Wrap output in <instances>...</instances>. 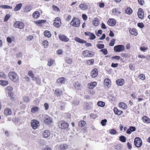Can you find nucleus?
Instances as JSON below:
<instances>
[{
	"label": "nucleus",
	"instance_id": "09e8293b",
	"mask_svg": "<svg viewBox=\"0 0 150 150\" xmlns=\"http://www.w3.org/2000/svg\"><path fill=\"white\" fill-rule=\"evenodd\" d=\"M54 60L52 59H49L47 65L49 66H51L54 63Z\"/></svg>",
	"mask_w": 150,
	"mask_h": 150
},
{
	"label": "nucleus",
	"instance_id": "f8f14e48",
	"mask_svg": "<svg viewBox=\"0 0 150 150\" xmlns=\"http://www.w3.org/2000/svg\"><path fill=\"white\" fill-rule=\"evenodd\" d=\"M59 127L62 129H65L68 127L69 124L68 123L63 121L60 122L58 124Z\"/></svg>",
	"mask_w": 150,
	"mask_h": 150
},
{
	"label": "nucleus",
	"instance_id": "c756f323",
	"mask_svg": "<svg viewBox=\"0 0 150 150\" xmlns=\"http://www.w3.org/2000/svg\"><path fill=\"white\" fill-rule=\"evenodd\" d=\"M119 106L120 108L124 109H125L127 108V105L126 104L122 102H121L119 103Z\"/></svg>",
	"mask_w": 150,
	"mask_h": 150
},
{
	"label": "nucleus",
	"instance_id": "473e14b6",
	"mask_svg": "<svg viewBox=\"0 0 150 150\" xmlns=\"http://www.w3.org/2000/svg\"><path fill=\"white\" fill-rule=\"evenodd\" d=\"M129 31L131 34L134 35L135 36H136L137 35V32H136L135 29L134 28L130 29Z\"/></svg>",
	"mask_w": 150,
	"mask_h": 150
},
{
	"label": "nucleus",
	"instance_id": "13d9d810",
	"mask_svg": "<svg viewBox=\"0 0 150 150\" xmlns=\"http://www.w3.org/2000/svg\"><path fill=\"white\" fill-rule=\"evenodd\" d=\"M115 42V39H113L110 41L109 43V45L111 46H113L114 45Z\"/></svg>",
	"mask_w": 150,
	"mask_h": 150
},
{
	"label": "nucleus",
	"instance_id": "864d4df0",
	"mask_svg": "<svg viewBox=\"0 0 150 150\" xmlns=\"http://www.w3.org/2000/svg\"><path fill=\"white\" fill-rule=\"evenodd\" d=\"M10 15L9 14H6L4 18V21L5 22L7 21L10 18Z\"/></svg>",
	"mask_w": 150,
	"mask_h": 150
},
{
	"label": "nucleus",
	"instance_id": "4468645a",
	"mask_svg": "<svg viewBox=\"0 0 150 150\" xmlns=\"http://www.w3.org/2000/svg\"><path fill=\"white\" fill-rule=\"evenodd\" d=\"M98 74V71L96 68H94L92 71L91 72V76L93 78H95L97 76Z\"/></svg>",
	"mask_w": 150,
	"mask_h": 150
},
{
	"label": "nucleus",
	"instance_id": "8fccbe9b",
	"mask_svg": "<svg viewBox=\"0 0 150 150\" xmlns=\"http://www.w3.org/2000/svg\"><path fill=\"white\" fill-rule=\"evenodd\" d=\"M109 133L111 134L115 135L117 133V131L114 129H111L109 130Z\"/></svg>",
	"mask_w": 150,
	"mask_h": 150
},
{
	"label": "nucleus",
	"instance_id": "e2e57ef3",
	"mask_svg": "<svg viewBox=\"0 0 150 150\" xmlns=\"http://www.w3.org/2000/svg\"><path fill=\"white\" fill-rule=\"evenodd\" d=\"M73 103L74 105H78L79 104V101L78 100H75L73 102Z\"/></svg>",
	"mask_w": 150,
	"mask_h": 150
},
{
	"label": "nucleus",
	"instance_id": "4c0bfd02",
	"mask_svg": "<svg viewBox=\"0 0 150 150\" xmlns=\"http://www.w3.org/2000/svg\"><path fill=\"white\" fill-rule=\"evenodd\" d=\"M32 9L30 5L26 6L24 9V11L25 12H28L30 11Z\"/></svg>",
	"mask_w": 150,
	"mask_h": 150
},
{
	"label": "nucleus",
	"instance_id": "a18cd8bd",
	"mask_svg": "<svg viewBox=\"0 0 150 150\" xmlns=\"http://www.w3.org/2000/svg\"><path fill=\"white\" fill-rule=\"evenodd\" d=\"M94 62V60L93 59L88 60L87 61V64L88 65H92L93 64Z\"/></svg>",
	"mask_w": 150,
	"mask_h": 150
},
{
	"label": "nucleus",
	"instance_id": "603ef678",
	"mask_svg": "<svg viewBox=\"0 0 150 150\" xmlns=\"http://www.w3.org/2000/svg\"><path fill=\"white\" fill-rule=\"evenodd\" d=\"M97 47L99 49H101L104 47V45L103 44H98L97 45Z\"/></svg>",
	"mask_w": 150,
	"mask_h": 150
},
{
	"label": "nucleus",
	"instance_id": "69168bd1",
	"mask_svg": "<svg viewBox=\"0 0 150 150\" xmlns=\"http://www.w3.org/2000/svg\"><path fill=\"white\" fill-rule=\"evenodd\" d=\"M6 40L9 43H11L12 42V40L10 37H7L6 38Z\"/></svg>",
	"mask_w": 150,
	"mask_h": 150
},
{
	"label": "nucleus",
	"instance_id": "423d86ee",
	"mask_svg": "<svg viewBox=\"0 0 150 150\" xmlns=\"http://www.w3.org/2000/svg\"><path fill=\"white\" fill-rule=\"evenodd\" d=\"M134 144L137 147H140L142 144V139L139 137H137L134 140Z\"/></svg>",
	"mask_w": 150,
	"mask_h": 150
},
{
	"label": "nucleus",
	"instance_id": "a878e982",
	"mask_svg": "<svg viewBox=\"0 0 150 150\" xmlns=\"http://www.w3.org/2000/svg\"><path fill=\"white\" fill-rule=\"evenodd\" d=\"M39 108L37 107H33L31 109V112L33 113L37 112L39 111Z\"/></svg>",
	"mask_w": 150,
	"mask_h": 150
},
{
	"label": "nucleus",
	"instance_id": "79ce46f5",
	"mask_svg": "<svg viewBox=\"0 0 150 150\" xmlns=\"http://www.w3.org/2000/svg\"><path fill=\"white\" fill-rule=\"evenodd\" d=\"M112 13L113 14L115 15L117 14V13L120 14L121 13V12L118 11V10L116 8L113 9Z\"/></svg>",
	"mask_w": 150,
	"mask_h": 150
},
{
	"label": "nucleus",
	"instance_id": "338daca9",
	"mask_svg": "<svg viewBox=\"0 0 150 150\" xmlns=\"http://www.w3.org/2000/svg\"><path fill=\"white\" fill-rule=\"evenodd\" d=\"M49 105L48 103H45L44 104V107L45 108V110H47L49 108Z\"/></svg>",
	"mask_w": 150,
	"mask_h": 150
},
{
	"label": "nucleus",
	"instance_id": "7ed1b4c3",
	"mask_svg": "<svg viewBox=\"0 0 150 150\" xmlns=\"http://www.w3.org/2000/svg\"><path fill=\"white\" fill-rule=\"evenodd\" d=\"M79 8L82 10L86 11L90 8V6L88 3H83L80 4L79 6Z\"/></svg>",
	"mask_w": 150,
	"mask_h": 150
},
{
	"label": "nucleus",
	"instance_id": "a211bd4d",
	"mask_svg": "<svg viewBox=\"0 0 150 150\" xmlns=\"http://www.w3.org/2000/svg\"><path fill=\"white\" fill-rule=\"evenodd\" d=\"M85 35L87 36H89L90 37V40H93L96 38V36L93 33H91L89 32H85Z\"/></svg>",
	"mask_w": 150,
	"mask_h": 150
},
{
	"label": "nucleus",
	"instance_id": "aec40b11",
	"mask_svg": "<svg viewBox=\"0 0 150 150\" xmlns=\"http://www.w3.org/2000/svg\"><path fill=\"white\" fill-rule=\"evenodd\" d=\"M68 146L66 144L58 145V147L60 150H65L68 148Z\"/></svg>",
	"mask_w": 150,
	"mask_h": 150
},
{
	"label": "nucleus",
	"instance_id": "39448f33",
	"mask_svg": "<svg viewBox=\"0 0 150 150\" xmlns=\"http://www.w3.org/2000/svg\"><path fill=\"white\" fill-rule=\"evenodd\" d=\"M114 51L116 52H122L125 50V47L124 45H118L114 47Z\"/></svg>",
	"mask_w": 150,
	"mask_h": 150
},
{
	"label": "nucleus",
	"instance_id": "4be33fe9",
	"mask_svg": "<svg viewBox=\"0 0 150 150\" xmlns=\"http://www.w3.org/2000/svg\"><path fill=\"white\" fill-rule=\"evenodd\" d=\"M136 129L135 127L133 126H131L128 129H127L126 132L127 134H130L132 132L135 131Z\"/></svg>",
	"mask_w": 150,
	"mask_h": 150
},
{
	"label": "nucleus",
	"instance_id": "3c124183",
	"mask_svg": "<svg viewBox=\"0 0 150 150\" xmlns=\"http://www.w3.org/2000/svg\"><path fill=\"white\" fill-rule=\"evenodd\" d=\"M6 77V75L3 72H0V78L5 79Z\"/></svg>",
	"mask_w": 150,
	"mask_h": 150
},
{
	"label": "nucleus",
	"instance_id": "37998d69",
	"mask_svg": "<svg viewBox=\"0 0 150 150\" xmlns=\"http://www.w3.org/2000/svg\"><path fill=\"white\" fill-rule=\"evenodd\" d=\"M55 92L56 95L59 96L61 95L62 93V91L59 90L58 89H56L55 91Z\"/></svg>",
	"mask_w": 150,
	"mask_h": 150
},
{
	"label": "nucleus",
	"instance_id": "72a5a7b5",
	"mask_svg": "<svg viewBox=\"0 0 150 150\" xmlns=\"http://www.w3.org/2000/svg\"><path fill=\"white\" fill-rule=\"evenodd\" d=\"M8 83V82L7 81H0V84L4 86H6L7 85Z\"/></svg>",
	"mask_w": 150,
	"mask_h": 150
},
{
	"label": "nucleus",
	"instance_id": "052dcab7",
	"mask_svg": "<svg viewBox=\"0 0 150 150\" xmlns=\"http://www.w3.org/2000/svg\"><path fill=\"white\" fill-rule=\"evenodd\" d=\"M6 89L8 91H12L13 90V88L11 86H8L6 88Z\"/></svg>",
	"mask_w": 150,
	"mask_h": 150
},
{
	"label": "nucleus",
	"instance_id": "5701e85b",
	"mask_svg": "<svg viewBox=\"0 0 150 150\" xmlns=\"http://www.w3.org/2000/svg\"><path fill=\"white\" fill-rule=\"evenodd\" d=\"M74 86L76 89L78 90H80L82 88L81 84L78 82H75V83L74 84Z\"/></svg>",
	"mask_w": 150,
	"mask_h": 150
},
{
	"label": "nucleus",
	"instance_id": "2eb2a0df",
	"mask_svg": "<svg viewBox=\"0 0 150 150\" xmlns=\"http://www.w3.org/2000/svg\"><path fill=\"white\" fill-rule=\"evenodd\" d=\"M107 23L109 25L113 26L116 24V21L115 19L112 18L108 21Z\"/></svg>",
	"mask_w": 150,
	"mask_h": 150
},
{
	"label": "nucleus",
	"instance_id": "58836bf2",
	"mask_svg": "<svg viewBox=\"0 0 150 150\" xmlns=\"http://www.w3.org/2000/svg\"><path fill=\"white\" fill-rule=\"evenodd\" d=\"M86 124V122L83 120H81L79 122L78 125L79 127H83Z\"/></svg>",
	"mask_w": 150,
	"mask_h": 150
},
{
	"label": "nucleus",
	"instance_id": "f3484780",
	"mask_svg": "<svg viewBox=\"0 0 150 150\" xmlns=\"http://www.w3.org/2000/svg\"><path fill=\"white\" fill-rule=\"evenodd\" d=\"M97 83L94 81L88 83L87 84V86L88 88L92 89L95 87Z\"/></svg>",
	"mask_w": 150,
	"mask_h": 150
},
{
	"label": "nucleus",
	"instance_id": "f257e3e1",
	"mask_svg": "<svg viewBox=\"0 0 150 150\" xmlns=\"http://www.w3.org/2000/svg\"><path fill=\"white\" fill-rule=\"evenodd\" d=\"M9 79L12 81L17 82L19 81V77L18 74L14 72H10L8 74Z\"/></svg>",
	"mask_w": 150,
	"mask_h": 150
},
{
	"label": "nucleus",
	"instance_id": "f704fd0d",
	"mask_svg": "<svg viewBox=\"0 0 150 150\" xmlns=\"http://www.w3.org/2000/svg\"><path fill=\"white\" fill-rule=\"evenodd\" d=\"M44 35L46 37L50 38L51 37V33L48 30H45L44 33Z\"/></svg>",
	"mask_w": 150,
	"mask_h": 150
},
{
	"label": "nucleus",
	"instance_id": "dca6fc26",
	"mask_svg": "<svg viewBox=\"0 0 150 150\" xmlns=\"http://www.w3.org/2000/svg\"><path fill=\"white\" fill-rule=\"evenodd\" d=\"M138 15L139 18L142 19L144 17V13L143 11L141 8L139 9L138 12Z\"/></svg>",
	"mask_w": 150,
	"mask_h": 150
},
{
	"label": "nucleus",
	"instance_id": "2f4dec72",
	"mask_svg": "<svg viewBox=\"0 0 150 150\" xmlns=\"http://www.w3.org/2000/svg\"><path fill=\"white\" fill-rule=\"evenodd\" d=\"M143 122L147 123H149L150 122V120L148 117L146 116H144L142 118Z\"/></svg>",
	"mask_w": 150,
	"mask_h": 150
},
{
	"label": "nucleus",
	"instance_id": "6e6552de",
	"mask_svg": "<svg viewBox=\"0 0 150 150\" xmlns=\"http://www.w3.org/2000/svg\"><path fill=\"white\" fill-rule=\"evenodd\" d=\"M13 26L17 28L22 29L24 26V25L23 23L21 21H15L14 24Z\"/></svg>",
	"mask_w": 150,
	"mask_h": 150
},
{
	"label": "nucleus",
	"instance_id": "b1692460",
	"mask_svg": "<svg viewBox=\"0 0 150 150\" xmlns=\"http://www.w3.org/2000/svg\"><path fill=\"white\" fill-rule=\"evenodd\" d=\"M66 82V79L64 77L60 78L57 80L58 83H60L61 84H64Z\"/></svg>",
	"mask_w": 150,
	"mask_h": 150
},
{
	"label": "nucleus",
	"instance_id": "0eeeda50",
	"mask_svg": "<svg viewBox=\"0 0 150 150\" xmlns=\"http://www.w3.org/2000/svg\"><path fill=\"white\" fill-rule=\"evenodd\" d=\"M31 123L32 127L34 129H37L39 126V122L36 120H32Z\"/></svg>",
	"mask_w": 150,
	"mask_h": 150
},
{
	"label": "nucleus",
	"instance_id": "c85d7f7f",
	"mask_svg": "<svg viewBox=\"0 0 150 150\" xmlns=\"http://www.w3.org/2000/svg\"><path fill=\"white\" fill-rule=\"evenodd\" d=\"M4 112L5 115H9L11 114V111L10 109L7 108L5 109Z\"/></svg>",
	"mask_w": 150,
	"mask_h": 150
},
{
	"label": "nucleus",
	"instance_id": "1a4fd4ad",
	"mask_svg": "<svg viewBox=\"0 0 150 150\" xmlns=\"http://www.w3.org/2000/svg\"><path fill=\"white\" fill-rule=\"evenodd\" d=\"M44 121L45 123L50 124L53 122L52 118L47 115H45L44 117Z\"/></svg>",
	"mask_w": 150,
	"mask_h": 150
},
{
	"label": "nucleus",
	"instance_id": "9b49d317",
	"mask_svg": "<svg viewBox=\"0 0 150 150\" xmlns=\"http://www.w3.org/2000/svg\"><path fill=\"white\" fill-rule=\"evenodd\" d=\"M61 19L59 17L55 18L54 21L53 25L57 28H59L61 25Z\"/></svg>",
	"mask_w": 150,
	"mask_h": 150
},
{
	"label": "nucleus",
	"instance_id": "393cba45",
	"mask_svg": "<svg viewBox=\"0 0 150 150\" xmlns=\"http://www.w3.org/2000/svg\"><path fill=\"white\" fill-rule=\"evenodd\" d=\"M22 4L21 3L18 4L16 6V7L14 9V11H17L19 10L21 8Z\"/></svg>",
	"mask_w": 150,
	"mask_h": 150
},
{
	"label": "nucleus",
	"instance_id": "0e129e2a",
	"mask_svg": "<svg viewBox=\"0 0 150 150\" xmlns=\"http://www.w3.org/2000/svg\"><path fill=\"white\" fill-rule=\"evenodd\" d=\"M112 59H114L115 60H118L120 59V56H115L112 57Z\"/></svg>",
	"mask_w": 150,
	"mask_h": 150
},
{
	"label": "nucleus",
	"instance_id": "680f3d73",
	"mask_svg": "<svg viewBox=\"0 0 150 150\" xmlns=\"http://www.w3.org/2000/svg\"><path fill=\"white\" fill-rule=\"evenodd\" d=\"M137 26L141 28H142L144 27V25L142 23H138Z\"/></svg>",
	"mask_w": 150,
	"mask_h": 150
},
{
	"label": "nucleus",
	"instance_id": "f03ea898",
	"mask_svg": "<svg viewBox=\"0 0 150 150\" xmlns=\"http://www.w3.org/2000/svg\"><path fill=\"white\" fill-rule=\"evenodd\" d=\"M80 21L78 18L74 17L70 22V24L73 26L78 27L80 25Z\"/></svg>",
	"mask_w": 150,
	"mask_h": 150
},
{
	"label": "nucleus",
	"instance_id": "4d7b16f0",
	"mask_svg": "<svg viewBox=\"0 0 150 150\" xmlns=\"http://www.w3.org/2000/svg\"><path fill=\"white\" fill-rule=\"evenodd\" d=\"M107 122V120L105 119L102 120L101 122V124L103 126H105L106 125V123Z\"/></svg>",
	"mask_w": 150,
	"mask_h": 150
},
{
	"label": "nucleus",
	"instance_id": "c03bdc74",
	"mask_svg": "<svg viewBox=\"0 0 150 150\" xmlns=\"http://www.w3.org/2000/svg\"><path fill=\"white\" fill-rule=\"evenodd\" d=\"M42 45L44 46L45 48H47L48 47V42L46 40H44L42 42Z\"/></svg>",
	"mask_w": 150,
	"mask_h": 150
},
{
	"label": "nucleus",
	"instance_id": "9d476101",
	"mask_svg": "<svg viewBox=\"0 0 150 150\" xmlns=\"http://www.w3.org/2000/svg\"><path fill=\"white\" fill-rule=\"evenodd\" d=\"M82 54L85 57H91L94 55L93 52L87 50L83 51Z\"/></svg>",
	"mask_w": 150,
	"mask_h": 150
},
{
	"label": "nucleus",
	"instance_id": "412c9836",
	"mask_svg": "<svg viewBox=\"0 0 150 150\" xmlns=\"http://www.w3.org/2000/svg\"><path fill=\"white\" fill-rule=\"evenodd\" d=\"M116 82L117 85L122 86L124 83V80L122 79H117L116 80Z\"/></svg>",
	"mask_w": 150,
	"mask_h": 150
},
{
	"label": "nucleus",
	"instance_id": "774afa93",
	"mask_svg": "<svg viewBox=\"0 0 150 150\" xmlns=\"http://www.w3.org/2000/svg\"><path fill=\"white\" fill-rule=\"evenodd\" d=\"M115 149L117 150H121V147L120 146L117 145L115 146Z\"/></svg>",
	"mask_w": 150,
	"mask_h": 150
},
{
	"label": "nucleus",
	"instance_id": "cd10ccee",
	"mask_svg": "<svg viewBox=\"0 0 150 150\" xmlns=\"http://www.w3.org/2000/svg\"><path fill=\"white\" fill-rule=\"evenodd\" d=\"M0 8L3 9H11L12 7L8 5H0Z\"/></svg>",
	"mask_w": 150,
	"mask_h": 150
},
{
	"label": "nucleus",
	"instance_id": "49530a36",
	"mask_svg": "<svg viewBox=\"0 0 150 150\" xmlns=\"http://www.w3.org/2000/svg\"><path fill=\"white\" fill-rule=\"evenodd\" d=\"M97 105L99 106L103 107L105 105V103L103 101H100L97 103Z\"/></svg>",
	"mask_w": 150,
	"mask_h": 150
},
{
	"label": "nucleus",
	"instance_id": "20e7f679",
	"mask_svg": "<svg viewBox=\"0 0 150 150\" xmlns=\"http://www.w3.org/2000/svg\"><path fill=\"white\" fill-rule=\"evenodd\" d=\"M74 40L79 43H86L85 45L87 47H91L92 44L89 43H86V41L81 39L78 37H76L74 38Z\"/></svg>",
	"mask_w": 150,
	"mask_h": 150
},
{
	"label": "nucleus",
	"instance_id": "a19ab883",
	"mask_svg": "<svg viewBox=\"0 0 150 150\" xmlns=\"http://www.w3.org/2000/svg\"><path fill=\"white\" fill-rule=\"evenodd\" d=\"M66 62L67 63L69 64H71L73 60L71 58H66L65 59Z\"/></svg>",
	"mask_w": 150,
	"mask_h": 150
},
{
	"label": "nucleus",
	"instance_id": "6e6d98bb",
	"mask_svg": "<svg viewBox=\"0 0 150 150\" xmlns=\"http://www.w3.org/2000/svg\"><path fill=\"white\" fill-rule=\"evenodd\" d=\"M139 77L140 79L142 80H143L145 79V75L142 74H140Z\"/></svg>",
	"mask_w": 150,
	"mask_h": 150
},
{
	"label": "nucleus",
	"instance_id": "ea45409f",
	"mask_svg": "<svg viewBox=\"0 0 150 150\" xmlns=\"http://www.w3.org/2000/svg\"><path fill=\"white\" fill-rule=\"evenodd\" d=\"M125 13L128 14H130L132 12V10L130 8H128L125 11Z\"/></svg>",
	"mask_w": 150,
	"mask_h": 150
},
{
	"label": "nucleus",
	"instance_id": "6ab92c4d",
	"mask_svg": "<svg viewBox=\"0 0 150 150\" xmlns=\"http://www.w3.org/2000/svg\"><path fill=\"white\" fill-rule=\"evenodd\" d=\"M50 132L48 130H45L42 133V136L44 138L48 137L50 135Z\"/></svg>",
	"mask_w": 150,
	"mask_h": 150
},
{
	"label": "nucleus",
	"instance_id": "e433bc0d",
	"mask_svg": "<svg viewBox=\"0 0 150 150\" xmlns=\"http://www.w3.org/2000/svg\"><path fill=\"white\" fill-rule=\"evenodd\" d=\"M114 111L115 113L117 115H120L122 113V111H120L116 108H115L114 109Z\"/></svg>",
	"mask_w": 150,
	"mask_h": 150
},
{
	"label": "nucleus",
	"instance_id": "de8ad7c7",
	"mask_svg": "<svg viewBox=\"0 0 150 150\" xmlns=\"http://www.w3.org/2000/svg\"><path fill=\"white\" fill-rule=\"evenodd\" d=\"M119 139L122 142H125L126 141V137L123 136H120L119 137Z\"/></svg>",
	"mask_w": 150,
	"mask_h": 150
},
{
	"label": "nucleus",
	"instance_id": "5fc2aeb1",
	"mask_svg": "<svg viewBox=\"0 0 150 150\" xmlns=\"http://www.w3.org/2000/svg\"><path fill=\"white\" fill-rule=\"evenodd\" d=\"M100 51L103 52V53L104 55H106L108 53V50L107 49H101Z\"/></svg>",
	"mask_w": 150,
	"mask_h": 150
},
{
	"label": "nucleus",
	"instance_id": "c9c22d12",
	"mask_svg": "<svg viewBox=\"0 0 150 150\" xmlns=\"http://www.w3.org/2000/svg\"><path fill=\"white\" fill-rule=\"evenodd\" d=\"M93 23L95 26H98L99 24L98 19L97 18H95L93 21Z\"/></svg>",
	"mask_w": 150,
	"mask_h": 150
},
{
	"label": "nucleus",
	"instance_id": "bb28decb",
	"mask_svg": "<svg viewBox=\"0 0 150 150\" xmlns=\"http://www.w3.org/2000/svg\"><path fill=\"white\" fill-rule=\"evenodd\" d=\"M111 83V81L109 79H106L104 81V84L105 85L107 86H108Z\"/></svg>",
	"mask_w": 150,
	"mask_h": 150
},
{
	"label": "nucleus",
	"instance_id": "7c9ffc66",
	"mask_svg": "<svg viewBox=\"0 0 150 150\" xmlns=\"http://www.w3.org/2000/svg\"><path fill=\"white\" fill-rule=\"evenodd\" d=\"M40 16L39 12L38 11H35L33 14V16L35 19L38 18Z\"/></svg>",
	"mask_w": 150,
	"mask_h": 150
},
{
	"label": "nucleus",
	"instance_id": "bf43d9fd",
	"mask_svg": "<svg viewBox=\"0 0 150 150\" xmlns=\"http://www.w3.org/2000/svg\"><path fill=\"white\" fill-rule=\"evenodd\" d=\"M23 100L24 101L28 103L29 101V98L27 96H24L23 97Z\"/></svg>",
	"mask_w": 150,
	"mask_h": 150
},
{
	"label": "nucleus",
	"instance_id": "ddd939ff",
	"mask_svg": "<svg viewBox=\"0 0 150 150\" xmlns=\"http://www.w3.org/2000/svg\"><path fill=\"white\" fill-rule=\"evenodd\" d=\"M59 38L60 40L64 42H67L69 40V38H67L65 35L63 34H60L59 35Z\"/></svg>",
	"mask_w": 150,
	"mask_h": 150
}]
</instances>
